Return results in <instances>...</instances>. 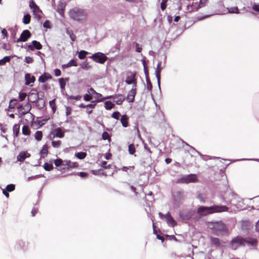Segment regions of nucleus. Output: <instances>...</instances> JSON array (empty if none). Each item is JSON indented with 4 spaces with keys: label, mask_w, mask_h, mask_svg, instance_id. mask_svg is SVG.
I'll list each match as a JSON object with an SVG mask.
<instances>
[{
    "label": "nucleus",
    "mask_w": 259,
    "mask_h": 259,
    "mask_svg": "<svg viewBox=\"0 0 259 259\" xmlns=\"http://www.w3.org/2000/svg\"><path fill=\"white\" fill-rule=\"evenodd\" d=\"M29 6L32 10L35 9V8H37L38 7V6L36 4L35 2L33 0H31L29 1Z\"/></svg>",
    "instance_id": "0e129e2a"
},
{
    "label": "nucleus",
    "mask_w": 259,
    "mask_h": 259,
    "mask_svg": "<svg viewBox=\"0 0 259 259\" xmlns=\"http://www.w3.org/2000/svg\"><path fill=\"white\" fill-rule=\"evenodd\" d=\"M42 138V132L40 131H37L34 134V138L37 141H40Z\"/></svg>",
    "instance_id": "09e8293b"
},
{
    "label": "nucleus",
    "mask_w": 259,
    "mask_h": 259,
    "mask_svg": "<svg viewBox=\"0 0 259 259\" xmlns=\"http://www.w3.org/2000/svg\"><path fill=\"white\" fill-rule=\"evenodd\" d=\"M113 100L117 105H120L125 100V97H124L121 94H116L113 96Z\"/></svg>",
    "instance_id": "4be33fe9"
},
{
    "label": "nucleus",
    "mask_w": 259,
    "mask_h": 259,
    "mask_svg": "<svg viewBox=\"0 0 259 259\" xmlns=\"http://www.w3.org/2000/svg\"><path fill=\"white\" fill-rule=\"evenodd\" d=\"M166 222L169 226L174 227L177 225V222L172 218L169 212L166 213Z\"/></svg>",
    "instance_id": "a211bd4d"
},
{
    "label": "nucleus",
    "mask_w": 259,
    "mask_h": 259,
    "mask_svg": "<svg viewBox=\"0 0 259 259\" xmlns=\"http://www.w3.org/2000/svg\"><path fill=\"white\" fill-rule=\"evenodd\" d=\"M49 119H50V117L48 116V117H46L43 118L41 120H37L36 121V122H37V125H38V127H40L42 126H43L45 124L46 122H47L48 120H49Z\"/></svg>",
    "instance_id": "de8ad7c7"
},
{
    "label": "nucleus",
    "mask_w": 259,
    "mask_h": 259,
    "mask_svg": "<svg viewBox=\"0 0 259 259\" xmlns=\"http://www.w3.org/2000/svg\"><path fill=\"white\" fill-rule=\"evenodd\" d=\"M78 66L76 59H71L67 63L63 64L62 68L64 69L67 68L71 67L72 66L76 67Z\"/></svg>",
    "instance_id": "a878e982"
},
{
    "label": "nucleus",
    "mask_w": 259,
    "mask_h": 259,
    "mask_svg": "<svg viewBox=\"0 0 259 259\" xmlns=\"http://www.w3.org/2000/svg\"><path fill=\"white\" fill-rule=\"evenodd\" d=\"M22 134L28 136L30 134V130L29 126L27 125H24L22 129Z\"/></svg>",
    "instance_id": "58836bf2"
},
{
    "label": "nucleus",
    "mask_w": 259,
    "mask_h": 259,
    "mask_svg": "<svg viewBox=\"0 0 259 259\" xmlns=\"http://www.w3.org/2000/svg\"><path fill=\"white\" fill-rule=\"evenodd\" d=\"M74 155L78 159L82 160L86 157L87 154L85 152L81 151V152H76L75 153Z\"/></svg>",
    "instance_id": "c9c22d12"
},
{
    "label": "nucleus",
    "mask_w": 259,
    "mask_h": 259,
    "mask_svg": "<svg viewBox=\"0 0 259 259\" xmlns=\"http://www.w3.org/2000/svg\"><path fill=\"white\" fill-rule=\"evenodd\" d=\"M120 115V113L118 111H115L112 113L111 114V117L115 119L118 120Z\"/></svg>",
    "instance_id": "e2e57ef3"
},
{
    "label": "nucleus",
    "mask_w": 259,
    "mask_h": 259,
    "mask_svg": "<svg viewBox=\"0 0 259 259\" xmlns=\"http://www.w3.org/2000/svg\"><path fill=\"white\" fill-rule=\"evenodd\" d=\"M69 79L68 77L60 78L59 79L61 92L63 95L65 96V93H66L65 92V86L66 84V82H68Z\"/></svg>",
    "instance_id": "f3484780"
},
{
    "label": "nucleus",
    "mask_w": 259,
    "mask_h": 259,
    "mask_svg": "<svg viewBox=\"0 0 259 259\" xmlns=\"http://www.w3.org/2000/svg\"><path fill=\"white\" fill-rule=\"evenodd\" d=\"M80 67L84 70H88L90 68L91 66L89 65L86 60L80 64Z\"/></svg>",
    "instance_id": "4d7b16f0"
},
{
    "label": "nucleus",
    "mask_w": 259,
    "mask_h": 259,
    "mask_svg": "<svg viewBox=\"0 0 259 259\" xmlns=\"http://www.w3.org/2000/svg\"><path fill=\"white\" fill-rule=\"evenodd\" d=\"M133 44L135 45V51L137 53H141L142 50V48L140 45L137 42H133Z\"/></svg>",
    "instance_id": "680f3d73"
},
{
    "label": "nucleus",
    "mask_w": 259,
    "mask_h": 259,
    "mask_svg": "<svg viewBox=\"0 0 259 259\" xmlns=\"http://www.w3.org/2000/svg\"><path fill=\"white\" fill-rule=\"evenodd\" d=\"M26 85H30V83H34L36 80L35 77L34 75H31L29 73H26L24 76Z\"/></svg>",
    "instance_id": "6ab92c4d"
},
{
    "label": "nucleus",
    "mask_w": 259,
    "mask_h": 259,
    "mask_svg": "<svg viewBox=\"0 0 259 259\" xmlns=\"http://www.w3.org/2000/svg\"><path fill=\"white\" fill-rule=\"evenodd\" d=\"M51 144H52V146L54 147V148H58L60 147L61 144V141H60V140H58V141H52V142H51Z\"/></svg>",
    "instance_id": "bf43d9fd"
},
{
    "label": "nucleus",
    "mask_w": 259,
    "mask_h": 259,
    "mask_svg": "<svg viewBox=\"0 0 259 259\" xmlns=\"http://www.w3.org/2000/svg\"><path fill=\"white\" fill-rule=\"evenodd\" d=\"M129 117L126 114H123L120 118V122L123 127H127L128 126Z\"/></svg>",
    "instance_id": "bb28decb"
},
{
    "label": "nucleus",
    "mask_w": 259,
    "mask_h": 259,
    "mask_svg": "<svg viewBox=\"0 0 259 259\" xmlns=\"http://www.w3.org/2000/svg\"><path fill=\"white\" fill-rule=\"evenodd\" d=\"M65 96L68 100L70 99H73L76 101H79L81 99V96L80 95L72 96L68 95L67 93H65Z\"/></svg>",
    "instance_id": "49530a36"
},
{
    "label": "nucleus",
    "mask_w": 259,
    "mask_h": 259,
    "mask_svg": "<svg viewBox=\"0 0 259 259\" xmlns=\"http://www.w3.org/2000/svg\"><path fill=\"white\" fill-rule=\"evenodd\" d=\"M54 164L56 167H60L62 169L63 167H65V160H63L61 158H57L54 160Z\"/></svg>",
    "instance_id": "c756f323"
},
{
    "label": "nucleus",
    "mask_w": 259,
    "mask_h": 259,
    "mask_svg": "<svg viewBox=\"0 0 259 259\" xmlns=\"http://www.w3.org/2000/svg\"><path fill=\"white\" fill-rule=\"evenodd\" d=\"M209 227L213 234L217 236L224 235L228 233V229L222 221L209 222Z\"/></svg>",
    "instance_id": "f03ea898"
},
{
    "label": "nucleus",
    "mask_w": 259,
    "mask_h": 259,
    "mask_svg": "<svg viewBox=\"0 0 259 259\" xmlns=\"http://www.w3.org/2000/svg\"><path fill=\"white\" fill-rule=\"evenodd\" d=\"M89 58L93 60L95 62L101 64H104L108 59L106 54L103 53L98 52L89 56Z\"/></svg>",
    "instance_id": "423d86ee"
},
{
    "label": "nucleus",
    "mask_w": 259,
    "mask_h": 259,
    "mask_svg": "<svg viewBox=\"0 0 259 259\" xmlns=\"http://www.w3.org/2000/svg\"><path fill=\"white\" fill-rule=\"evenodd\" d=\"M66 6V4L65 2H62L61 1L59 2V3L58 5L57 12L62 17H64Z\"/></svg>",
    "instance_id": "aec40b11"
},
{
    "label": "nucleus",
    "mask_w": 259,
    "mask_h": 259,
    "mask_svg": "<svg viewBox=\"0 0 259 259\" xmlns=\"http://www.w3.org/2000/svg\"><path fill=\"white\" fill-rule=\"evenodd\" d=\"M172 198L174 206L179 208L184 199V192L182 191H178L172 195Z\"/></svg>",
    "instance_id": "1a4fd4ad"
},
{
    "label": "nucleus",
    "mask_w": 259,
    "mask_h": 259,
    "mask_svg": "<svg viewBox=\"0 0 259 259\" xmlns=\"http://www.w3.org/2000/svg\"><path fill=\"white\" fill-rule=\"evenodd\" d=\"M208 0H199V2H193L191 5L188 6V10L190 12L197 11L200 8L208 6Z\"/></svg>",
    "instance_id": "0eeeda50"
},
{
    "label": "nucleus",
    "mask_w": 259,
    "mask_h": 259,
    "mask_svg": "<svg viewBox=\"0 0 259 259\" xmlns=\"http://www.w3.org/2000/svg\"><path fill=\"white\" fill-rule=\"evenodd\" d=\"M253 224L248 220L242 221L241 223V228L242 230L247 231L253 227Z\"/></svg>",
    "instance_id": "412c9836"
},
{
    "label": "nucleus",
    "mask_w": 259,
    "mask_h": 259,
    "mask_svg": "<svg viewBox=\"0 0 259 259\" xmlns=\"http://www.w3.org/2000/svg\"><path fill=\"white\" fill-rule=\"evenodd\" d=\"M31 91H34V92H35V96H36L35 99L34 101H30V100H29V98L28 97V102H31V103H36L38 102V100H41L40 98V97H39V93L37 92L36 89L33 88L32 89H31Z\"/></svg>",
    "instance_id": "4c0bfd02"
},
{
    "label": "nucleus",
    "mask_w": 259,
    "mask_h": 259,
    "mask_svg": "<svg viewBox=\"0 0 259 259\" xmlns=\"http://www.w3.org/2000/svg\"><path fill=\"white\" fill-rule=\"evenodd\" d=\"M48 146L46 144L42 146L41 150L39 152V154L40 156V158L45 157L48 154Z\"/></svg>",
    "instance_id": "cd10ccee"
},
{
    "label": "nucleus",
    "mask_w": 259,
    "mask_h": 259,
    "mask_svg": "<svg viewBox=\"0 0 259 259\" xmlns=\"http://www.w3.org/2000/svg\"><path fill=\"white\" fill-rule=\"evenodd\" d=\"M99 102H100V101L99 99L91 101V103L87 104L86 106H88V108L93 109L95 107L97 104Z\"/></svg>",
    "instance_id": "8fccbe9b"
},
{
    "label": "nucleus",
    "mask_w": 259,
    "mask_h": 259,
    "mask_svg": "<svg viewBox=\"0 0 259 259\" xmlns=\"http://www.w3.org/2000/svg\"><path fill=\"white\" fill-rule=\"evenodd\" d=\"M245 245V239L241 236H236L231 241L229 246L233 250H236L238 247L244 246Z\"/></svg>",
    "instance_id": "39448f33"
},
{
    "label": "nucleus",
    "mask_w": 259,
    "mask_h": 259,
    "mask_svg": "<svg viewBox=\"0 0 259 259\" xmlns=\"http://www.w3.org/2000/svg\"><path fill=\"white\" fill-rule=\"evenodd\" d=\"M66 33L69 36V37L72 41H74L76 39V36L73 33V32L72 30H70L68 29H66Z\"/></svg>",
    "instance_id": "79ce46f5"
},
{
    "label": "nucleus",
    "mask_w": 259,
    "mask_h": 259,
    "mask_svg": "<svg viewBox=\"0 0 259 259\" xmlns=\"http://www.w3.org/2000/svg\"><path fill=\"white\" fill-rule=\"evenodd\" d=\"M228 209V207L225 205H213L210 206L201 205L197 208L196 213L199 217H202L213 213L227 211Z\"/></svg>",
    "instance_id": "f257e3e1"
},
{
    "label": "nucleus",
    "mask_w": 259,
    "mask_h": 259,
    "mask_svg": "<svg viewBox=\"0 0 259 259\" xmlns=\"http://www.w3.org/2000/svg\"><path fill=\"white\" fill-rule=\"evenodd\" d=\"M161 61H159L157 65V67L155 70V75L157 78V85L158 87V90L160 92V93L161 92V87H160V79H161V76H160V72L162 69V68L164 67L163 66H161Z\"/></svg>",
    "instance_id": "9b49d317"
},
{
    "label": "nucleus",
    "mask_w": 259,
    "mask_h": 259,
    "mask_svg": "<svg viewBox=\"0 0 259 259\" xmlns=\"http://www.w3.org/2000/svg\"><path fill=\"white\" fill-rule=\"evenodd\" d=\"M69 15L72 20L77 22H81L86 19L87 13L83 9L74 8L69 11Z\"/></svg>",
    "instance_id": "7ed1b4c3"
},
{
    "label": "nucleus",
    "mask_w": 259,
    "mask_h": 259,
    "mask_svg": "<svg viewBox=\"0 0 259 259\" xmlns=\"http://www.w3.org/2000/svg\"><path fill=\"white\" fill-rule=\"evenodd\" d=\"M246 243L252 246H255L257 245V241L256 239L249 238L247 239H245V244Z\"/></svg>",
    "instance_id": "72a5a7b5"
},
{
    "label": "nucleus",
    "mask_w": 259,
    "mask_h": 259,
    "mask_svg": "<svg viewBox=\"0 0 259 259\" xmlns=\"http://www.w3.org/2000/svg\"><path fill=\"white\" fill-rule=\"evenodd\" d=\"M210 240L211 243L214 245L215 247H219L222 246L221 241L219 238L211 236L210 238Z\"/></svg>",
    "instance_id": "7c9ffc66"
},
{
    "label": "nucleus",
    "mask_w": 259,
    "mask_h": 259,
    "mask_svg": "<svg viewBox=\"0 0 259 259\" xmlns=\"http://www.w3.org/2000/svg\"><path fill=\"white\" fill-rule=\"evenodd\" d=\"M20 126V125L19 124H15L13 126V132L14 138L17 137L19 135Z\"/></svg>",
    "instance_id": "473e14b6"
},
{
    "label": "nucleus",
    "mask_w": 259,
    "mask_h": 259,
    "mask_svg": "<svg viewBox=\"0 0 259 259\" xmlns=\"http://www.w3.org/2000/svg\"><path fill=\"white\" fill-rule=\"evenodd\" d=\"M198 181L197 175L194 174L183 175L176 180L177 184L194 183Z\"/></svg>",
    "instance_id": "20e7f679"
},
{
    "label": "nucleus",
    "mask_w": 259,
    "mask_h": 259,
    "mask_svg": "<svg viewBox=\"0 0 259 259\" xmlns=\"http://www.w3.org/2000/svg\"><path fill=\"white\" fill-rule=\"evenodd\" d=\"M92 173L94 175H103L106 176L107 175L105 172H103L102 169H98V170H93L92 171Z\"/></svg>",
    "instance_id": "6e6d98bb"
},
{
    "label": "nucleus",
    "mask_w": 259,
    "mask_h": 259,
    "mask_svg": "<svg viewBox=\"0 0 259 259\" xmlns=\"http://www.w3.org/2000/svg\"><path fill=\"white\" fill-rule=\"evenodd\" d=\"M8 30L10 32L11 37L13 39H15V36L16 35L17 30L13 27H10L8 28ZM15 40H14V41Z\"/></svg>",
    "instance_id": "864d4df0"
},
{
    "label": "nucleus",
    "mask_w": 259,
    "mask_h": 259,
    "mask_svg": "<svg viewBox=\"0 0 259 259\" xmlns=\"http://www.w3.org/2000/svg\"><path fill=\"white\" fill-rule=\"evenodd\" d=\"M228 12L230 14H239L240 11L237 6L228 8Z\"/></svg>",
    "instance_id": "a19ab883"
},
{
    "label": "nucleus",
    "mask_w": 259,
    "mask_h": 259,
    "mask_svg": "<svg viewBox=\"0 0 259 259\" xmlns=\"http://www.w3.org/2000/svg\"><path fill=\"white\" fill-rule=\"evenodd\" d=\"M75 175L79 176L81 178H86L89 175L88 172L84 171L78 172L75 173Z\"/></svg>",
    "instance_id": "13d9d810"
},
{
    "label": "nucleus",
    "mask_w": 259,
    "mask_h": 259,
    "mask_svg": "<svg viewBox=\"0 0 259 259\" xmlns=\"http://www.w3.org/2000/svg\"><path fill=\"white\" fill-rule=\"evenodd\" d=\"M52 78L51 74H50L48 72H44L42 75H41L38 79V81L41 83H45L48 80L51 79Z\"/></svg>",
    "instance_id": "5701e85b"
},
{
    "label": "nucleus",
    "mask_w": 259,
    "mask_h": 259,
    "mask_svg": "<svg viewBox=\"0 0 259 259\" xmlns=\"http://www.w3.org/2000/svg\"><path fill=\"white\" fill-rule=\"evenodd\" d=\"M252 9L254 11L259 13V4L253 3L252 6Z\"/></svg>",
    "instance_id": "338daca9"
},
{
    "label": "nucleus",
    "mask_w": 259,
    "mask_h": 259,
    "mask_svg": "<svg viewBox=\"0 0 259 259\" xmlns=\"http://www.w3.org/2000/svg\"><path fill=\"white\" fill-rule=\"evenodd\" d=\"M49 105L50 107L52 108L53 113H54L57 109V106L56 105V99H54L50 101Z\"/></svg>",
    "instance_id": "c03bdc74"
},
{
    "label": "nucleus",
    "mask_w": 259,
    "mask_h": 259,
    "mask_svg": "<svg viewBox=\"0 0 259 259\" xmlns=\"http://www.w3.org/2000/svg\"><path fill=\"white\" fill-rule=\"evenodd\" d=\"M25 46L28 48V51H33L34 49L40 50L42 48V46L40 42L36 40H32L31 44H26Z\"/></svg>",
    "instance_id": "2eb2a0df"
},
{
    "label": "nucleus",
    "mask_w": 259,
    "mask_h": 259,
    "mask_svg": "<svg viewBox=\"0 0 259 259\" xmlns=\"http://www.w3.org/2000/svg\"><path fill=\"white\" fill-rule=\"evenodd\" d=\"M30 156V153L25 151H22L19 153L17 157V159L18 161L22 162L24 161L26 158L29 157Z\"/></svg>",
    "instance_id": "393cba45"
},
{
    "label": "nucleus",
    "mask_w": 259,
    "mask_h": 259,
    "mask_svg": "<svg viewBox=\"0 0 259 259\" xmlns=\"http://www.w3.org/2000/svg\"><path fill=\"white\" fill-rule=\"evenodd\" d=\"M195 213V210L192 209H183L179 211L180 218L183 221L190 220Z\"/></svg>",
    "instance_id": "6e6552de"
},
{
    "label": "nucleus",
    "mask_w": 259,
    "mask_h": 259,
    "mask_svg": "<svg viewBox=\"0 0 259 259\" xmlns=\"http://www.w3.org/2000/svg\"><path fill=\"white\" fill-rule=\"evenodd\" d=\"M137 93V88L133 87L131 90L127 94L126 100L129 103H133L135 101V96Z\"/></svg>",
    "instance_id": "dca6fc26"
},
{
    "label": "nucleus",
    "mask_w": 259,
    "mask_h": 259,
    "mask_svg": "<svg viewBox=\"0 0 259 259\" xmlns=\"http://www.w3.org/2000/svg\"><path fill=\"white\" fill-rule=\"evenodd\" d=\"M31 36V33L30 31L28 29L24 30L21 33L20 37L17 39L16 40H14V42H25Z\"/></svg>",
    "instance_id": "ddd939ff"
},
{
    "label": "nucleus",
    "mask_w": 259,
    "mask_h": 259,
    "mask_svg": "<svg viewBox=\"0 0 259 259\" xmlns=\"http://www.w3.org/2000/svg\"><path fill=\"white\" fill-rule=\"evenodd\" d=\"M28 247V242L27 241L22 239L18 240L15 244V248L18 250H22L25 252Z\"/></svg>",
    "instance_id": "9d476101"
},
{
    "label": "nucleus",
    "mask_w": 259,
    "mask_h": 259,
    "mask_svg": "<svg viewBox=\"0 0 259 259\" xmlns=\"http://www.w3.org/2000/svg\"><path fill=\"white\" fill-rule=\"evenodd\" d=\"M31 20V16L29 13H26L24 15L22 19V22L24 24H28L30 23Z\"/></svg>",
    "instance_id": "f704fd0d"
},
{
    "label": "nucleus",
    "mask_w": 259,
    "mask_h": 259,
    "mask_svg": "<svg viewBox=\"0 0 259 259\" xmlns=\"http://www.w3.org/2000/svg\"><path fill=\"white\" fill-rule=\"evenodd\" d=\"M43 167L45 170L48 171H50L54 168L52 163H48V162H45L44 163Z\"/></svg>",
    "instance_id": "a18cd8bd"
},
{
    "label": "nucleus",
    "mask_w": 259,
    "mask_h": 259,
    "mask_svg": "<svg viewBox=\"0 0 259 259\" xmlns=\"http://www.w3.org/2000/svg\"><path fill=\"white\" fill-rule=\"evenodd\" d=\"M135 73L130 72L127 74L125 79V83L127 84H133V87L137 88V80L135 77Z\"/></svg>",
    "instance_id": "4468645a"
},
{
    "label": "nucleus",
    "mask_w": 259,
    "mask_h": 259,
    "mask_svg": "<svg viewBox=\"0 0 259 259\" xmlns=\"http://www.w3.org/2000/svg\"><path fill=\"white\" fill-rule=\"evenodd\" d=\"M146 83H147V90L150 92V94L152 98L153 99V94L152 93V84L150 81V78H147L146 79Z\"/></svg>",
    "instance_id": "e433bc0d"
},
{
    "label": "nucleus",
    "mask_w": 259,
    "mask_h": 259,
    "mask_svg": "<svg viewBox=\"0 0 259 259\" xmlns=\"http://www.w3.org/2000/svg\"><path fill=\"white\" fill-rule=\"evenodd\" d=\"M92 97L88 93L87 94H84L83 96V100L85 101H91L92 100Z\"/></svg>",
    "instance_id": "774afa93"
},
{
    "label": "nucleus",
    "mask_w": 259,
    "mask_h": 259,
    "mask_svg": "<svg viewBox=\"0 0 259 259\" xmlns=\"http://www.w3.org/2000/svg\"><path fill=\"white\" fill-rule=\"evenodd\" d=\"M65 167H62V169L76 168L78 166V163L77 162H71L70 160H65Z\"/></svg>",
    "instance_id": "b1692460"
},
{
    "label": "nucleus",
    "mask_w": 259,
    "mask_h": 259,
    "mask_svg": "<svg viewBox=\"0 0 259 259\" xmlns=\"http://www.w3.org/2000/svg\"><path fill=\"white\" fill-rule=\"evenodd\" d=\"M167 0H161L160 3V8L162 11H164L167 7Z\"/></svg>",
    "instance_id": "052dcab7"
},
{
    "label": "nucleus",
    "mask_w": 259,
    "mask_h": 259,
    "mask_svg": "<svg viewBox=\"0 0 259 259\" xmlns=\"http://www.w3.org/2000/svg\"><path fill=\"white\" fill-rule=\"evenodd\" d=\"M102 139L103 140H108L109 142L111 141V139L110 138L109 134L108 132L106 131H104L102 134Z\"/></svg>",
    "instance_id": "5fc2aeb1"
},
{
    "label": "nucleus",
    "mask_w": 259,
    "mask_h": 259,
    "mask_svg": "<svg viewBox=\"0 0 259 259\" xmlns=\"http://www.w3.org/2000/svg\"><path fill=\"white\" fill-rule=\"evenodd\" d=\"M128 152L130 154L133 155L135 151L136 148L134 144H130L128 146Z\"/></svg>",
    "instance_id": "603ef678"
},
{
    "label": "nucleus",
    "mask_w": 259,
    "mask_h": 259,
    "mask_svg": "<svg viewBox=\"0 0 259 259\" xmlns=\"http://www.w3.org/2000/svg\"><path fill=\"white\" fill-rule=\"evenodd\" d=\"M77 52L78 53V57L80 60L84 59L85 58L86 55L90 54L89 52L84 50H81Z\"/></svg>",
    "instance_id": "ea45409f"
},
{
    "label": "nucleus",
    "mask_w": 259,
    "mask_h": 259,
    "mask_svg": "<svg viewBox=\"0 0 259 259\" xmlns=\"http://www.w3.org/2000/svg\"><path fill=\"white\" fill-rule=\"evenodd\" d=\"M16 55L14 56H6L3 57L0 60V66H3L6 64V63L10 62L11 59L15 57Z\"/></svg>",
    "instance_id": "2f4dec72"
},
{
    "label": "nucleus",
    "mask_w": 259,
    "mask_h": 259,
    "mask_svg": "<svg viewBox=\"0 0 259 259\" xmlns=\"http://www.w3.org/2000/svg\"><path fill=\"white\" fill-rule=\"evenodd\" d=\"M27 96V94L24 92H20L19 93V99L20 101H24Z\"/></svg>",
    "instance_id": "69168bd1"
},
{
    "label": "nucleus",
    "mask_w": 259,
    "mask_h": 259,
    "mask_svg": "<svg viewBox=\"0 0 259 259\" xmlns=\"http://www.w3.org/2000/svg\"><path fill=\"white\" fill-rule=\"evenodd\" d=\"M8 192H11L15 190V185L13 184H10L7 185L5 189Z\"/></svg>",
    "instance_id": "3c124183"
},
{
    "label": "nucleus",
    "mask_w": 259,
    "mask_h": 259,
    "mask_svg": "<svg viewBox=\"0 0 259 259\" xmlns=\"http://www.w3.org/2000/svg\"><path fill=\"white\" fill-rule=\"evenodd\" d=\"M32 11L34 17L38 20H39L41 17V14H42V11L40 10L39 6H38L37 8H35V9H33Z\"/></svg>",
    "instance_id": "c85d7f7f"
},
{
    "label": "nucleus",
    "mask_w": 259,
    "mask_h": 259,
    "mask_svg": "<svg viewBox=\"0 0 259 259\" xmlns=\"http://www.w3.org/2000/svg\"><path fill=\"white\" fill-rule=\"evenodd\" d=\"M104 107L106 110H110L114 107V104L110 101H106L104 103Z\"/></svg>",
    "instance_id": "37998d69"
},
{
    "label": "nucleus",
    "mask_w": 259,
    "mask_h": 259,
    "mask_svg": "<svg viewBox=\"0 0 259 259\" xmlns=\"http://www.w3.org/2000/svg\"><path fill=\"white\" fill-rule=\"evenodd\" d=\"M66 130L61 127H57L55 129H52L50 134L53 135V138L57 137L63 138L65 136Z\"/></svg>",
    "instance_id": "f8f14e48"
}]
</instances>
